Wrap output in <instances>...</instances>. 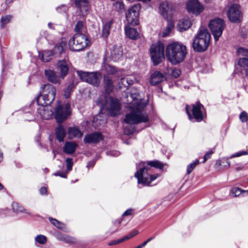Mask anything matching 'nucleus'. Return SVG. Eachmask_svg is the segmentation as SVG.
I'll return each instance as SVG.
<instances>
[{
  "instance_id": "nucleus-49",
  "label": "nucleus",
  "mask_w": 248,
  "mask_h": 248,
  "mask_svg": "<svg viewBox=\"0 0 248 248\" xmlns=\"http://www.w3.org/2000/svg\"><path fill=\"white\" fill-rule=\"evenodd\" d=\"M239 119L243 123L247 122L248 121V114L245 111H243L239 115Z\"/></svg>"
},
{
  "instance_id": "nucleus-44",
  "label": "nucleus",
  "mask_w": 248,
  "mask_h": 248,
  "mask_svg": "<svg viewBox=\"0 0 248 248\" xmlns=\"http://www.w3.org/2000/svg\"><path fill=\"white\" fill-rule=\"evenodd\" d=\"M237 53L240 58L248 57V49L243 47L239 48L237 49Z\"/></svg>"
},
{
  "instance_id": "nucleus-57",
  "label": "nucleus",
  "mask_w": 248,
  "mask_h": 248,
  "mask_svg": "<svg viewBox=\"0 0 248 248\" xmlns=\"http://www.w3.org/2000/svg\"><path fill=\"white\" fill-rule=\"evenodd\" d=\"M107 154L110 156H118L120 155V152L117 151H111L107 152Z\"/></svg>"
},
{
  "instance_id": "nucleus-2",
  "label": "nucleus",
  "mask_w": 248,
  "mask_h": 248,
  "mask_svg": "<svg viewBox=\"0 0 248 248\" xmlns=\"http://www.w3.org/2000/svg\"><path fill=\"white\" fill-rule=\"evenodd\" d=\"M164 166V164L158 160L141 162L137 166V170L135 173V176L138 179L139 184H141L143 186H150L152 182L159 177L157 174H151V167L161 170Z\"/></svg>"
},
{
  "instance_id": "nucleus-3",
  "label": "nucleus",
  "mask_w": 248,
  "mask_h": 248,
  "mask_svg": "<svg viewBox=\"0 0 248 248\" xmlns=\"http://www.w3.org/2000/svg\"><path fill=\"white\" fill-rule=\"evenodd\" d=\"M186 54V47L179 42H175L169 44L166 48V58L173 65L183 62Z\"/></svg>"
},
{
  "instance_id": "nucleus-43",
  "label": "nucleus",
  "mask_w": 248,
  "mask_h": 248,
  "mask_svg": "<svg viewBox=\"0 0 248 248\" xmlns=\"http://www.w3.org/2000/svg\"><path fill=\"white\" fill-rule=\"evenodd\" d=\"M199 163V160L196 159L192 163L188 164L187 166L186 173L189 174Z\"/></svg>"
},
{
  "instance_id": "nucleus-54",
  "label": "nucleus",
  "mask_w": 248,
  "mask_h": 248,
  "mask_svg": "<svg viewBox=\"0 0 248 248\" xmlns=\"http://www.w3.org/2000/svg\"><path fill=\"white\" fill-rule=\"evenodd\" d=\"M213 154V152L212 150L207 152L204 155L203 157V162H205L208 159L210 158L212 155Z\"/></svg>"
},
{
  "instance_id": "nucleus-50",
  "label": "nucleus",
  "mask_w": 248,
  "mask_h": 248,
  "mask_svg": "<svg viewBox=\"0 0 248 248\" xmlns=\"http://www.w3.org/2000/svg\"><path fill=\"white\" fill-rule=\"evenodd\" d=\"M66 163L67 172L71 170L73 165V160L72 158H67L65 160Z\"/></svg>"
},
{
  "instance_id": "nucleus-34",
  "label": "nucleus",
  "mask_w": 248,
  "mask_h": 248,
  "mask_svg": "<svg viewBox=\"0 0 248 248\" xmlns=\"http://www.w3.org/2000/svg\"><path fill=\"white\" fill-rule=\"evenodd\" d=\"M57 238L59 240L63 241L69 244H74L76 242L75 238L64 234H58L57 235Z\"/></svg>"
},
{
  "instance_id": "nucleus-25",
  "label": "nucleus",
  "mask_w": 248,
  "mask_h": 248,
  "mask_svg": "<svg viewBox=\"0 0 248 248\" xmlns=\"http://www.w3.org/2000/svg\"><path fill=\"white\" fill-rule=\"evenodd\" d=\"M82 135V132L77 127H70L68 129V136L69 139L80 138Z\"/></svg>"
},
{
  "instance_id": "nucleus-58",
  "label": "nucleus",
  "mask_w": 248,
  "mask_h": 248,
  "mask_svg": "<svg viewBox=\"0 0 248 248\" xmlns=\"http://www.w3.org/2000/svg\"><path fill=\"white\" fill-rule=\"evenodd\" d=\"M50 222L55 227H57V226L60 224V221L57 220L56 219H54L52 218H49Z\"/></svg>"
},
{
  "instance_id": "nucleus-17",
  "label": "nucleus",
  "mask_w": 248,
  "mask_h": 248,
  "mask_svg": "<svg viewBox=\"0 0 248 248\" xmlns=\"http://www.w3.org/2000/svg\"><path fill=\"white\" fill-rule=\"evenodd\" d=\"M203 108V106L200 103H197L193 105V118L198 122L201 121L203 119V115L202 112Z\"/></svg>"
},
{
  "instance_id": "nucleus-23",
  "label": "nucleus",
  "mask_w": 248,
  "mask_h": 248,
  "mask_svg": "<svg viewBox=\"0 0 248 248\" xmlns=\"http://www.w3.org/2000/svg\"><path fill=\"white\" fill-rule=\"evenodd\" d=\"M66 46V41L64 38H62L59 42L56 44L53 49L54 55L59 56L65 50Z\"/></svg>"
},
{
  "instance_id": "nucleus-63",
  "label": "nucleus",
  "mask_w": 248,
  "mask_h": 248,
  "mask_svg": "<svg viewBox=\"0 0 248 248\" xmlns=\"http://www.w3.org/2000/svg\"><path fill=\"white\" fill-rule=\"evenodd\" d=\"M95 161L93 160L90 162H89L87 165V168H90V167H93L94 165H95Z\"/></svg>"
},
{
  "instance_id": "nucleus-7",
  "label": "nucleus",
  "mask_w": 248,
  "mask_h": 248,
  "mask_svg": "<svg viewBox=\"0 0 248 248\" xmlns=\"http://www.w3.org/2000/svg\"><path fill=\"white\" fill-rule=\"evenodd\" d=\"M164 46L163 43L158 42L150 47L151 57L154 65H157L164 59Z\"/></svg>"
},
{
  "instance_id": "nucleus-33",
  "label": "nucleus",
  "mask_w": 248,
  "mask_h": 248,
  "mask_svg": "<svg viewBox=\"0 0 248 248\" xmlns=\"http://www.w3.org/2000/svg\"><path fill=\"white\" fill-rule=\"evenodd\" d=\"M66 135L64 128L62 125H59L56 129V136L57 140L60 142L63 141L64 138Z\"/></svg>"
},
{
  "instance_id": "nucleus-61",
  "label": "nucleus",
  "mask_w": 248,
  "mask_h": 248,
  "mask_svg": "<svg viewBox=\"0 0 248 248\" xmlns=\"http://www.w3.org/2000/svg\"><path fill=\"white\" fill-rule=\"evenodd\" d=\"M133 210L132 209H129L125 211L123 214V216H129L132 214Z\"/></svg>"
},
{
  "instance_id": "nucleus-45",
  "label": "nucleus",
  "mask_w": 248,
  "mask_h": 248,
  "mask_svg": "<svg viewBox=\"0 0 248 248\" xmlns=\"http://www.w3.org/2000/svg\"><path fill=\"white\" fill-rule=\"evenodd\" d=\"M35 241L40 244H45L47 241L46 237L43 235H38L35 238Z\"/></svg>"
},
{
  "instance_id": "nucleus-30",
  "label": "nucleus",
  "mask_w": 248,
  "mask_h": 248,
  "mask_svg": "<svg viewBox=\"0 0 248 248\" xmlns=\"http://www.w3.org/2000/svg\"><path fill=\"white\" fill-rule=\"evenodd\" d=\"M125 31L126 35L133 40L136 39L139 36V33L137 30L130 27L129 25L125 26Z\"/></svg>"
},
{
  "instance_id": "nucleus-62",
  "label": "nucleus",
  "mask_w": 248,
  "mask_h": 248,
  "mask_svg": "<svg viewBox=\"0 0 248 248\" xmlns=\"http://www.w3.org/2000/svg\"><path fill=\"white\" fill-rule=\"evenodd\" d=\"M220 162L221 163H226L227 164L226 165H224V167H229L230 164V162L228 160V159H226V158H224V159H222L221 160H220Z\"/></svg>"
},
{
  "instance_id": "nucleus-55",
  "label": "nucleus",
  "mask_w": 248,
  "mask_h": 248,
  "mask_svg": "<svg viewBox=\"0 0 248 248\" xmlns=\"http://www.w3.org/2000/svg\"><path fill=\"white\" fill-rule=\"evenodd\" d=\"M138 232H139L138 231L134 230L132 232H131L129 235L125 236L124 237L125 240L129 239L133 237V236H135L136 235H137L138 233Z\"/></svg>"
},
{
  "instance_id": "nucleus-28",
  "label": "nucleus",
  "mask_w": 248,
  "mask_h": 248,
  "mask_svg": "<svg viewBox=\"0 0 248 248\" xmlns=\"http://www.w3.org/2000/svg\"><path fill=\"white\" fill-rule=\"evenodd\" d=\"M45 73L46 77L49 81L55 84L60 82L59 77L56 75L54 71L50 69L46 70Z\"/></svg>"
},
{
  "instance_id": "nucleus-13",
  "label": "nucleus",
  "mask_w": 248,
  "mask_h": 248,
  "mask_svg": "<svg viewBox=\"0 0 248 248\" xmlns=\"http://www.w3.org/2000/svg\"><path fill=\"white\" fill-rule=\"evenodd\" d=\"M105 101V107L111 116H115L120 114L121 107L118 99L106 97Z\"/></svg>"
},
{
  "instance_id": "nucleus-64",
  "label": "nucleus",
  "mask_w": 248,
  "mask_h": 248,
  "mask_svg": "<svg viewBox=\"0 0 248 248\" xmlns=\"http://www.w3.org/2000/svg\"><path fill=\"white\" fill-rule=\"evenodd\" d=\"M46 192L47 189L45 187H42L40 189V192L42 195L46 194Z\"/></svg>"
},
{
  "instance_id": "nucleus-5",
  "label": "nucleus",
  "mask_w": 248,
  "mask_h": 248,
  "mask_svg": "<svg viewBox=\"0 0 248 248\" xmlns=\"http://www.w3.org/2000/svg\"><path fill=\"white\" fill-rule=\"evenodd\" d=\"M41 95L36 98L37 105L49 106L54 101L56 95V89L52 85H43L41 87Z\"/></svg>"
},
{
  "instance_id": "nucleus-51",
  "label": "nucleus",
  "mask_w": 248,
  "mask_h": 248,
  "mask_svg": "<svg viewBox=\"0 0 248 248\" xmlns=\"http://www.w3.org/2000/svg\"><path fill=\"white\" fill-rule=\"evenodd\" d=\"M134 131V128L132 126H130V127H124V132L126 135H131L133 133Z\"/></svg>"
},
{
  "instance_id": "nucleus-41",
  "label": "nucleus",
  "mask_w": 248,
  "mask_h": 248,
  "mask_svg": "<svg viewBox=\"0 0 248 248\" xmlns=\"http://www.w3.org/2000/svg\"><path fill=\"white\" fill-rule=\"evenodd\" d=\"M13 16L10 15L1 16L0 18L1 28H4L6 24L9 23L12 20Z\"/></svg>"
},
{
  "instance_id": "nucleus-39",
  "label": "nucleus",
  "mask_w": 248,
  "mask_h": 248,
  "mask_svg": "<svg viewBox=\"0 0 248 248\" xmlns=\"http://www.w3.org/2000/svg\"><path fill=\"white\" fill-rule=\"evenodd\" d=\"M105 70L109 75L116 74V76L119 77L121 71H117L115 67L110 65H106L105 66Z\"/></svg>"
},
{
  "instance_id": "nucleus-56",
  "label": "nucleus",
  "mask_w": 248,
  "mask_h": 248,
  "mask_svg": "<svg viewBox=\"0 0 248 248\" xmlns=\"http://www.w3.org/2000/svg\"><path fill=\"white\" fill-rule=\"evenodd\" d=\"M67 172H60V171H57L54 173V175L55 176H59L62 178H66L67 177Z\"/></svg>"
},
{
  "instance_id": "nucleus-14",
  "label": "nucleus",
  "mask_w": 248,
  "mask_h": 248,
  "mask_svg": "<svg viewBox=\"0 0 248 248\" xmlns=\"http://www.w3.org/2000/svg\"><path fill=\"white\" fill-rule=\"evenodd\" d=\"M239 5L237 4H232L227 11V14L229 20L233 23L239 22L242 15L239 9Z\"/></svg>"
},
{
  "instance_id": "nucleus-52",
  "label": "nucleus",
  "mask_w": 248,
  "mask_h": 248,
  "mask_svg": "<svg viewBox=\"0 0 248 248\" xmlns=\"http://www.w3.org/2000/svg\"><path fill=\"white\" fill-rule=\"evenodd\" d=\"M248 154V153L247 151H239V152L236 153L235 154L232 155L230 156V158L239 157L241 155H247Z\"/></svg>"
},
{
  "instance_id": "nucleus-16",
  "label": "nucleus",
  "mask_w": 248,
  "mask_h": 248,
  "mask_svg": "<svg viewBox=\"0 0 248 248\" xmlns=\"http://www.w3.org/2000/svg\"><path fill=\"white\" fill-rule=\"evenodd\" d=\"M38 105L39 107L37 108V112L42 118L48 120L53 118L54 112L50 106L45 105Z\"/></svg>"
},
{
  "instance_id": "nucleus-9",
  "label": "nucleus",
  "mask_w": 248,
  "mask_h": 248,
  "mask_svg": "<svg viewBox=\"0 0 248 248\" xmlns=\"http://www.w3.org/2000/svg\"><path fill=\"white\" fill-rule=\"evenodd\" d=\"M71 114L70 105L69 103L61 105L58 102L55 108V118L58 123H61Z\"/></svg>"
},
{
  "instance_id": "nucleus-47",
  "label": "nucleus",
  "mask_w": 248,
  "mask_h": 248,
  "mask_svg": "<svg viewBox=\"0 0 248 248\" xmlns=\"http://www.w3.org/2000/svg\"><path fill=\"white\" fill-rule=\"evenodd\" d=\"M238 64L241 67H248V57L240 58L238 61Z\"/></svg>"
},
{
  "instance_id": "nucleus-10",
  "label": "nucleus",
  "mask_w": 248,
  "mask_h": 248,
  "mask_svg": "<svg viewBox=\"0 0 248 248\" xmlns=\"http://www.w3.org/2000/svg\"><path fill=\"white\" fill-rule=\"evenodd\" d=\"M225 26L224 21L220 18H215L210 21L209 27L216 41L218 40V38L222 35Z\"/></svg>"
},
{
  "instance_id": "nucleus-21",
  "label": "nucleus",
  "mask_w": 248,
  "mask_h": 248,
  "mask_svg": "<svg viewBox=\"0 0 248 248\" xmlns=\"http://www.w3.org/2000/svg\"><path fill=\"white\" fill-rule=\"evenodd\" d=\"M103 139L102 134L97 132H93L85 136L84 141L85 143H96Z\"/></svg>"
},
{
  "instance_id": "nucleus-8",
  "label": "nucleus",
  "mask_w": 248,
  "mask_h": 248,
  "mask_svg": "<svg viewBox=\"0 0 248 248\" xmlns=\"http://www.w3.org/2000/svg\"><path fill=\"white\" fill-rule=\"evenodd\" d=\"M77 74L81 80L94 86L98 87L100 84L101 75L98 72L89 73L78 71Z\"/></svg>"
},
{
  "instance_id": "nucleus-29",
  "label": "nucleus",
  "mask_w": 248,
  "mask_h": 248,
  "mask_svg": "<svg viewBox=\"0 0 248 248\" xmlns=\"http://www.w3.org/2000/svg\"><path fill=\"white\" fill-rule=\"evenodd\" d=\"M102 114H99L94 117L93 124L94 127L97 128L100 126H104L107 122L106 119L103 118Z\"/></svg>"
},
{
  "instance_id": "nucleus-40",
  "label": "nucleus",
  "mask_w": 248,
  "mask_h": 248,
  "mask_svg": "<svg viewBox=\"0 0 248 248\" xmlns=\"http://www.w3.org/2000/svg\"><path fill=\"white\" fill-rule=\"evenodd\" d=\"M54 55L52 50H45L42 53V59L43 61L46 62L49 61L52 55Z\"/></svg>"
},
{
  "instance_id": "nucleus-20",
  "label": "nucleus",
  "mask_w": 248,
  "mask_h": 248,
  "mask_svg": "<svg viewBox=\"0 0 248 248\" xmlns=\"http://www.w3.org/2000/svg\"><path fill=\"white\" fill-rule=\"evenodd\" d=\"M166 79V78L163 73L156 71L151 75L150 83L151 85L155 86Z\"/></svg>"
},
{
  "instance_id": "nucleus-26",
  "label": "nucleus",
  "mask_w": 248,
  "mask_h": 248,
  "mask_svg": "<svg viewBox=\"0 0 248 248\" xmlns=\"http://www.w3.org/2000/svg\"><path fill=\"white\" fill-rule=\"evenodd\" d=\"M104 88L106 93L109 94L113 90L114 86L111 78H109L107 75L104 76Z\"/></svg>"
},
{
  "instance_id": "nucleus-46",
  "label": "nucleus",
  "mask_w": 248,
  "mask_h": 248,
  "mask_svg": "<svg viewBox=\"0 0 248 248\" xmlns=\"http://www.w3.org/2000/svg\"><path fill=\"white\" fill-rule=\"evenodd\" d=\"M247 190H243L238 187H234L231 189V193L235 197L239 196L242 193H246Z\"/></svg>"
},
{
  "instance_id": "nucleus-1",
  "label": "nucleus",
  "mask_w": 248,
  "mask_h": 248,
  "mask_svg": "<svg viewBox=\"0 0 248 248\" xmlns=\"http://www.w3.org/2000/svg\"><path fill=\"white\" fill-rule=\"evenodd\" d=\"M139 95L138 91L133 88L131 93L127 94L123 99V102L127 104L125 107L130 111L124 120L126 124H135L146 123L149 120L146 110L147 102L144 99H139Z\"/></svg>"
},
{
  "instance_id": "nucleus-15",
  "label": "nucleus",
  "mask_w": 248,
  "mask_h": 248,
  "mask_svg": "<svg viewBox=\"0 0 248 248\" xmlns=\"http://www.w3.org/2000/svg\"><path fill=\"white\" fill-rule=\"evenodd\" d=\"M174 9L167 1L161 2L159 6L160 14L166 19L169 20L173 14Z\"/></svg>"
},
{
  "instance_id": "nucleus-11",
  "label": "nucleus",
  "mask_w": 248,
  "mask_h": 248,
  "mask_svg": "<svg viewBox=\"0 0 248 248\" xmlns=\"http://www.w3.org/2000/svg\"><path fill=\"white\" fill-rule=\"evenodd\" d=\"M188 13L195 16H200L205 10V6L198 0H188L186 6Z\"/></svg>"
},
{
  "instance_id": "nucleus-4",
  "label": "nucleus",
  "mask_w": 248,
  "mask_h": 248,
  "mask_svg": "<svg viewBox=\"0 0 248 248\" xmlns=\"http://www.w3.org/2000/svg\"><path fill=\"white\" fill-rule=\"evenodd\" d=\"M210 40V34L208 30L206 29L200 28L193 41V49L197 52L205 51L209 46Z\"/></svg>"
},
{
  "instance_id": "nucleus-36",
  "label": "nucleus",
  "mask_w": 248,
  "mask_h": 248,
  "mask_svg": "<svg viewBox=\"0 0 248 248\" xmlns=\"http://www.w3.org/2000/svg\"><path fill=\"white\" fill-rule=\"evenodd\" d=\"M12 208L14 212L16 213L21 212V213H25L26 214H29L30 213L23 207L20 205L17 202H13L12 203Z\"/></svg>"
},
{
  "instance_id": "nucleus-60",
  "label": "nucleus",
  "mask_w": 248,
  "mask_h": 248,
  "mask_svg": "<svg viewBox=\"0 0 248 248\" xmlns=\"http://www.w3.org/2000/svg\"><path fill=\"white\" fill-rule=\"evenodd\" d=\"M186 112L187 115L188 116V118H189V120H191L193 119V117L191 115V113H190V110L189 109V107L188 106H186Z\"/></svg>"
},
{
  "instance_id": "nucleus-32",
  "label": "nucleus",
  "mask_w": 248,
  "mask_h": 248,
  "mask_svg": "<svg viewBox=\"0 0 248 248\" xmlns=\"http://www.w3.org/2000/svg\"><path fill=\"white\" fill-rule=\"evenodd\" d=\"M77 144L72 142H66L63 147V151L68 154H73L76 150Z\"/></svg>"
},
{
  "instance_id": "nucleus-6",
  "label": "nucleus",
  "mask_w": 248,
  "mask_h": 248,
  "mask_svg": "<svg viewBox=\"0 0 248 248\" xmlns=\"http://www.w3.org/2000/svg\"><path fill=\"white\" fill-rule=\"evenodd\" d=\"M90 44V41L84 34L76 33L69 41L68 46L71 51H80Z\"/></svg>"
},
{
  "instance_id": "nucleus-59",
  "label": "nucleus",
  "mask_w": 248,
  "mask_h": 248,
  "mask_svg": "<svg viewBox=\"0 0 248 248\" xmlns=\"http://www.w3.org/2000/svg\"><path fill=\"white\" fill-rule=\"evenodd\" d=\"M125 240L124 237L118 240H115L109 244V245H116Z\"/></svg>"
},
{
  "instance_id": "nucleus-27",
  "label": "nucleus",
  "mask_w": 248,
  "mask_h": 248,
  "mask_svg": "<svg viewBox=\"0 0 248 248\" xmlns=\"http://www.w3.org/2000/svg\"><path fill=\"white\" fill-rule=\"evenodd\" d=\"M123 55V49L121 46H115L111 52V58L112 61H118Z\"/></svg>"
},
{
  "instance_id": "nucleus-31",
  "label": "nucleus",
  "mask_w": 248,
  "mask_h": 248,
  "mask_svg": "<svg viewBox=\"0 0 248 248\" xmlns=\"http://www.w3.org/2000/svg\"><path fill=\"white\" fill-rule=\"evenodd\" d=\"M72 81L70 83L67 88L64 90V96L65 98H69L72 90L78 84V81L77 79L72 78Z\"/></svg>"
},
{
  "instance_id": "nucleus-18",
  "label": "nucleus",
  "mask_w": 248,
  "mask_h": 248,
  "mask_svg": "<svg viewBox=\"0 0 248 248\" xmlns=\"http://www.w3.org/2000/svg\"><path fill=\"white\" fill-rule=\"evenodd\" d=\"M118 77H121L120 80L118 83V88L120 89L127 88L130 85L133 84L136 81V79L133 77H123L122 72L119 74Z\"/></svg>"
},
{
  "instance_id": "nucleus-48",
  "label": "nucleus",
  "mask_w": 248,
  "mask_h": 248,
  "mask_svg": "<svg viewBox=\"0 0 248 248\" xmlns=\"http://www.w3.org/2000/svg\"><path fill=\"white\" fill-rule=\"evenodd\" d=\"M170 71L171 76L174 78H177L181 74L180 70L177 68L170 69Z\"/></svg>"
},
{
  "instance_id": "nucleus-38",
  "label": "nucleus",
  "mask_w": 248,
  "mask_h": 248,
  "mask_svg": "<svg viewBox=\"0 0 248 248\" xmlns=\"http://www.w3.org/2000/svg\"><path fill=\"white\" fill-rule=\"evenodd\" d=\"M74 30L76 33L84 34L85 28L84 26L83 22L81 21H78L75 26Z\"/></svg>"
},
{
  "instance_id": "nucleus-22",
  "label": "nucleus",
  "mask_w": 248,
  "mask_h": 248,
  "mask_svg": "<svg viewBox=\"0 0 248 248\" xmlns=\"http://www.w3.org/2000/svg\"><path fill=\"white\" fill-rule=\"evenodd\" d=\"M192 25L191 20L188 17L180 19L177 24V29L182 32L188 29Z\"/></svg>"
},
{
  "instance_id": "nucleus-12",
  "label": "nucleus",
  "mask_w": 248,
  "mask_h": 248,
  "mask_svg": "<svg viewBox=\"0 0 248 248\" xmlns=\"http://www.w3.org/2000/svg\"><path fill=\"white\" fill-rule=\"evenodd\" d=\"M140 8V4H137L130 7L126 12L125 17L129 25L134 26L139 24V12Z\"/></svg>"
},
{
  "instance_id": "nucleus-19",
  "label": "nucleus",
  "mask_w": 248,
  "mask_h": 248,
  "mask_svg": "<svg viewBox=\"0 0 248 248\" xmlns=\"http://www.w3.org/2000/svg\"><path fill=\"white\" fill-rule=\"evenodd\" d=\"M76 7L79 9L81 16L86 15L89 9L88 0H75Z\"/></svg>"
},
{
  "instance_id": "nucleus-53",
  "label": "nucleus",
  "mask_w": 248,
  "mask_h": 248,
  "mask_svg": "<svg viewBox=\"0 0 248 248\" xmlns=\"http://www.w3.org/2000/svg\"><path fill=\"white\" fill-rule=\"evenodd\" d=\"M56 10L59 13H65L68 10V7L65 5H62L58 7Z\"/></svg>"
},
{
  "instance_id": "nucleus-37",
  "label": "nucleus",
  "mask_w": 248,
  "mask_h": 248,
  "mask_svg": "<svg viewBox=\"0 0 248 248\" xmlns=\"http://www.w3.org/2000/svg\"><path fill=\"white\" fill-rule=\"evenodd\" d=\"M112 23L111 21H109L103 25L102 29V36L103 37H107L109 35V30L112 25Z\"/></svg>"
},
{
  "instance_id": "nucleus-42",
  "label": "nucleus",
  "mask_w": 248,
  "mask_h": 248,
  "mask_svg": "<svg viewBox=\"0 0 248 248\" xmlns=\"http://www.w3.org/2000/svg\"><path fill=\"white\" fill-rule=\"evenodd\" d=\"M113 8L118 12L122 13L124 11V5L123 1L118 0L113 4Z\"/></svg>"
},
{
  "instance_id": "nucleus-24",
  "label": "nucleus",
  "mask_w": 248,
  "mask_h": 248,
  "mask_svg": "<svg viewBox=\"0 0 248 248\" xmlns=\"http://www.w3.org/2000/svg\"><path fill=\"white\" fill-rule=\"evenodd\" d=\"M58 69L61 73V77L63 78L69 70L68 62L65 60H62L58 62Z\"/></svg>"
},
{
  "instance_id": "nucleus-35",
  "label": "nucleus",
  "mask_w": 248,
  "mask_h": 248,
  "mask_svg": "<svg viewBox=\"0 0 248 248\" xmlns=\"http://www.w3.org/2000/svg\"><path fill=\"white\" fill-rule=\"evenodd\" d=\"M174 28V23L172 21L168 22V25L162 33V36L166 37L170 35Z\"/></svg>"
}]
</instances>
